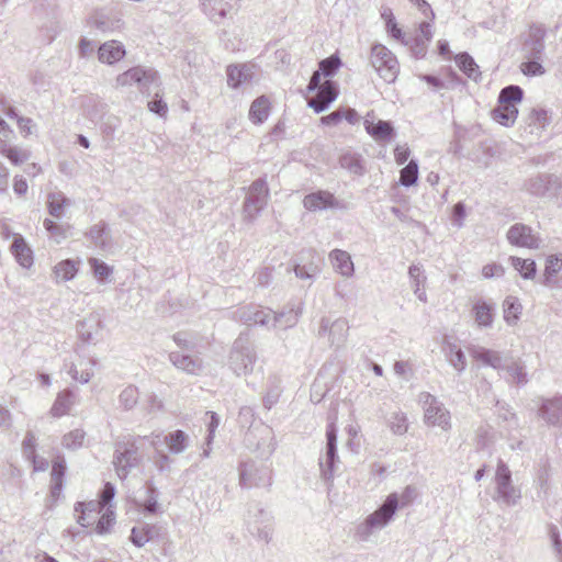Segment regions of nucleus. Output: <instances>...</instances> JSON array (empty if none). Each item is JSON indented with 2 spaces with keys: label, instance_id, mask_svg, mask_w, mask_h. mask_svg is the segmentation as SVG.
I'll return each mask as SVG.
<instances>
[{
  "label": "nucleus",
  "instance_id": "79ce46f5",
  "mask_svg": "<svg viewBox=\"0 0 562 562\" xmlns=\"http://www.w3.org/2000/svg\"><path fill=\"white\" fill-rule=\"evenodd\" d=\"M281 393V379L277 375H270L267 380V391L263 396L265 407L270 409L279 401Z\"/></svg>",
  "mask_w": 562,
  "mask_h": 562
},
{
  "label": "nucleus",
  "instance_id": "c85d7f7f",
  "mask_svg": "<svg viewBox=\"0 0 562 562\" xmlns=\"http://www.w3.org/2000/svg\"><path fill=\"white\" fill-rule=\"evenodd\" d=\"M329 259L336 272L340 273L342 277L349 278L353 274V262L351 260L350 255L347 251L334 249L329 254Z\"/></svg>",
  "mask_w": 562,
  "mask_h": 562
},
{
  "label": "nucleus",
  "instance_id": "a211bd4d",
  "mask_svg": "<svg viewBox=\"0 0 562 562\" xmlns=\"http://www.w3.org/2000/svg\"><path fill=\"white\" fill-rule=\"evenodd\" d=\"M507 239L512 245L529 249L539 248V238L532 234L530 226L517 223L507 232Z\"/></svg>",
  "mask_w": 562,
  "mask_h": 562
},
{
  "label": "nucleus",
  "instance_id": "aec40b11",
  "mask_svg": "<svg viewBox=\"0 0 562 562\" xmlns=\"http://www.w3.org/2000/svg\"><path fill=\"white\" fill-rule=\"evenodd\" d=\"M233 0H201L204 14L214 23H222L233 10Z\"/></svg>",
  "mask_w": 562,
  "mask_h": 562
},
{
  "label": "nucleus",
  "instance_id": "412c9836",
  "mask_svg": "<svg viewBox=\"0 0 562 562\" xmlns=\"http://www.w3.org/2000/svg\"><path fill=\"white\" fill-rule=\"evenodd\" d=\"M539 416L550 426L562 425V396L542 400Z\"/></svg>",
  "mask_w": 562,
  "mask_h": 562
},
{
  "label": "nucleus",
  "instance_id": "f257e3e1",
  "mask_svg": "<svg viewBox=\"0 0 562 562\" xmlns=\"http://www.w3.org/2000/svg\"><path fill=\"white\" fill-rule=\"evenodd\" d=\"M397 509L398 494L391 493L376 510L356 527L355 536L360 541H368L375 531L389 525Z\"/></svg>",
  "mask_w": 562,
  "mask_h": 562
},
{
  "label": "nucleus",
  "instance_id": "5701e85b",
  "mask_svg": "<svg viewBox=\"0 0 562 562\" xmlns=\"http://www.w3.org/2000/svg\"><path fill=\"white\" fill-rule=\"evenodd\" d=\"M304 207L308 211H322L338 207V201L333 193L324 190L307 194L303 200Z\"/></svg>",
  "mask_w": 562,
  "mask_h": 562
},
{
  "label": "nucleus",
  "instance_id": "0e129e2a",
  "mask_svg": "<svg viewBox=\"0 0 562 562\" xmlns=\"http://www.w3.org/2000/svg\"><path fill=\"white\" fill-rule=\"evenodd\" d=\"M528 124L536 127H546L549 124V115L547 110L542 108H535L528 116Z\"/></svg>",
  "mask_w": 562,
  "mask_h": 562
},
{
  "label": "nucleus",
  "instance_id": "9b49d317",
  "mask_svg": "<svg viewBox=\"0 0 562 562\" xmlns=\"http://www.w3.org/2000/svg\"><path fill=\"white\" fill-rule=\"evenodd\" d=\"M137 85L143 93H150V87H158L159 76L158 72L150 68L133 67L127 71L121 74L116 78V85L121 87Z\"/></svg>",
  "mask_w": 562,
  "mask_h": 562
},
{
  "label": "nucleus",
  "instance_id": "473e14b6",
  "mask_svg": "<svg viewBox=\"0 0 562 562\" xmlns=\"http://www.w3.org/2000/svg\"><path fill=\"white\" fill-rule=\"evenodd\" d=\"M364 126L368 134H370L375 140H389L394 135L393 125L389 121L380 120L374 123L369 119H366Z\"/></svg>",
  "mask_w": 562,
  "mask_h": 562
},
{
  "label": "nucleus",
  "instance_id": "e433bc0d",
  "mask_svg": "<svg viewBox=\"0 0 562 562\" xmlns=\"http://www.w3.org/2000/svg\"><path fill=\"white\" fill-rule=\"evenodd\" d=\"M270 111V102L266 95L258 97L255 99L249 109V119L255 124L263 123Z\"/></svg>",
  "mask_w": 562,
  "mask_h": 562
},
{
  "label": "nucleus",
  "instance_id": "09e8293b",
  "mask_svg": "<svg viewBox=\"0 0 562 562\" xmlns=\"http://www.w3.org/2000/svg\"><path fill=\"white\" fill-rule=\"evenodd\" d=\"M509 259L515 270H517L524 279L531 280L535 278L537 272V266L535 260L522 259L515 256H512Z\"/></svg>",
  "mask_w": 562,
  "mask_h": 562
},
{
  "label": "nucleus",
  "instance_id": "338daca9",
  "mask_svg": "<svg viewBox=\"0 0 562 562\" xmlns=\"http://www.w3.org/2000/svg\"><path fill=\"white\" fill-rule=\"evenodd\" d=\"M172 459L162 451H157L154 458V465L158 472L165 473L171 470Z\"/></svg>",
  "mask_w": 562,
  "mask_h": 562
},
{
  "label": "nucleus",
  "instance_id": "58836bf2",
  "mask_svg": "<svg viewBox=\"0 0 562 562\" xmlns=\"http://www.w3.org/2000/svg\"><path fill=\"white\" fill-rule=\"evenodd\" d=\"M443 351L449 363L459 372L465 369V356L462 349L456 344L446 340L443 344Z\"/></svg>",
  "mask_w": 562,
  "mask_h": 562
},
{
  "label": "nucleus",
  "instance_id": "7c9ffc66",
  "mask_svg": "<svg viewBox=\"0 0 562 562\" xmlns=\"http://www.w3.org/2000/svg\"><path fill=\"white\" fill-rule=\"evenodd\" d=\"M164 442L172 454H180L190 445V437L183 430L177 429L164 436Z\"/></svg>",
  "mask_w": 562,
  "mask_h": 562
},
{
  "label": "nucleus",
  "instance_id": "cd10ccee",
  "mask_svg": "<svg viewBox=\"0 0 562 562\" xmlns=\"http://www.w3.org/2000/svg\"><path fill=\"white\" fill-rule=\"evenodd\" d=\"M98 55L100 61L112 65L125 56V48L116 41H109L99 47Z\"/></svg>",
  "mask_w": 562,
  "mask_h": 562
},
{
  "label": "nucleus",
  "instance_id": "4d7b16f0",
  "mask_svg": "<svg viewBox=\"0 0 562 562\" xmlns=\"http://www.w3.org/2000/svg\"><path fill=\"white\" fill-rule=\"evenodd\" d=\"M562 270V255H550L546 261L544 281L547 285L551 277H554Z\"/></svg>",
  "mask_w": 562,
  "mask_h": 562
},
{
  "label": "nucleus",
  "instance_id": "ddd939ff",
  "mask_svg": "<svg viewBox=\"0 0 562 562\" xmlns=\"http://www.w3.org/2000/svg\"><path fill=\"white\" fill-rule=\"evenodd\" d=\"M349 325L346 318L338 317L331 321L329 317H322L318 327V337H327L330 346L337 348L345 345L348 337Z\"/></svg>",
  "mask_w": 562,
  "mask_h": 562
},
{
  "label": "nucleus",
  "instance_id": "6e6d98bb",
  "mask_svg": "<svg viewBox=\"0 0 562 562\" xmlns=\"http://www.w3.org/2000/svg\"><path fill=\"white\" fill-rule=\"evenodd\" d=\"M389 426L394 435L402 436L407 432V417L402 412H395L391 415Z\"/></svg>",
  "mask_w": 562,
  "mask_h": 562
},
{
  "label": "nucleus",
  "instance_id": "8fccbe9b",
  "mask_svg": "<svg viewBox=\"0 0 562 562\" xmlns=\"http://www.w3.org/2000/svg\"><path fill=\"white\" fill-rule=\"evenodd\" d=\"M88 262L92 270L93 277L97 279L99 283L104 284L109 282V278L113 273V267L109 266L108 263L98 258H90Z\"/></svg>",
  "mask_w": 562,
  "mask_h": 562
},
{
  "label": "nucleus",
  "instance_id": "6e6552de",
  "mask_svg": "<svg viewBox=\"0 0 562 562\" xmlns=\"http://www.w3.org/2000/svg\"><path fill=\"white\" fill-rule=\"evenodd\" d=\"M418 398L423 405L424 418L427 425L440 427L442 430L451 428L450 413L436 396L428 392H422Z\"/></svg>",
  "mask_w": 562,
  "mask_h": 562
},
{
  "label": "nucleus",
  "instance_id": "a878e982",
  "mask_svg": "<svg viewBox=\"0 0 562 562\" xmlns=\"http://www.w3.org/2000/svg\"><path fill=\"white\" fill-rule=\"evenodd\" d=\"M495 306L484 300H477L472 307L474 322L480 328H490L494 322Z\"/></svg>",
  "mask_w": 562,
  "mask_h": 562
},
{
  "label": "nucleus",
  "instance_id": "39448f33",
  "mask_svg": "<svg viewBox=\"0 0 562 562\" xmlns=\"http://www.w3.org/2000/svg\"><path fill=\"white\" fill-rule=\"evenodd\" d=\"M250 535L268 543L272 539L273 517L260 503H250L245 518Z\"/></svg>",
  "mask_w": 562,
  "mask_h": 562
},
{
  "label": "nucleus",
  "instance_id": "4be33fe9",
  "mask_svg": "<svg viewBox=\"0 0 562 562\" xmlns=\"http://www.w3.org/2000/svg\"><path fill=\"white\" fill-rule=\"evenodd\" d=\"M301 314V305H297L296 307L292 305L280 312L273 311L271 329L286 330L289 328L294 327L297 324Z\"/></svg>",
  "mask_w": 562,
  "mask_h": 562
},
{
  "label": "nucleus",
  "instance_id": "f704fd0d",
  "mask_svg": "<svg viewBox=\"0 0 562 562\" xmlns=\"http://www.w3.org/2000/svg\"><path fill=\"white\" fill-rule=\"evenodd\" d=\"M137 507L146 515H155L159 512L158 491L151 481L146 484V498L137 502Z\"/></svg>",
  "mask_w": 562,
  "mask_h": 562
},
{
  "label": "nucleus",
  "instance_id": "bb28decb",
  "mask_svg": "<svg viewBox=\"0 0 562 562\" xmlns=\"http://www.w3.org/2000/svg\"><path fill=\"white\" fill-rule=\"evenodd\" d=\"M78 333L82 341L91 342L102 329V321L99 314L92 313L79 322Z\"/></svg>",
  "mask_w": 562,
  "mask_h": 562
},
{
  "label": "nucleus",
  "instance_id": "f03ea898",
  "mask_svg": "<svg viewBox=\"0 0 562 562\" xmlns=\"http://www.w3.org/2000/svg\"><path fill=\"white\" fill-rule=\"evenodd\" d=\"M258 355L255 344L247 335H239L234 341L228 356V368L237 376H246L254 372Z\"/></svg>",
  "mask_w": 562,
  "mask_h": 562
},
{
  "label": "nucleus",
  "instance_id": "3c124183",
  "mask_svg": "<svg viewBox=\"0 0 562 562\" xmlns=\"http://www.w3.org/2000/svg\"><path fill=\"white\" fill-rule=\"evenodd\" d=\"M339 162L344 169H347L349 172L353 175L361 176L364 172L362 159L357 154L346 153L340 156Z\"/></svg>",
  "mask_w": 562,
  "mask_h": 562
},
{
  "label": "nucleus",
  "instance_id": "9d476101",
  "mask_svg": "<svg viewBox=\"0 0 562 562\" xmlns=\"http://www.w3.org/2000/svg\"><path fill=\"white\" fill-rule=\"evenodd\" d=\"M239 484L245 488L271 485V470L263 463L244 462L239 467Z\"/></svg>",
  "mask_w": 562,
  "mask_h": 562
},
{
  "label": "nucleus",
  "instance_id": "393cba45",
  "mask_svg": "<svg viewBox=\"0 0 562 562\" xmlns=\"http://www.w3.org/2000/svg\"><path fill=\"white\" fill-rule=\"evenodd\" d=\"M97 364V360L94 358H89L87 360H82L79 364H75L74 362L65 363V368L67 369L68 374L75 380L80 382L81 384L88 383L93 376V368Z\"/></svg>",
  "mask_w": 562,
  "mask_h": 562
},
{
  "label": "nucleus",
  "instance_id": "774afa93",
  "mask_svg": "<svg viewBox=\"0 0 562 562\" xmlns=\"http://www.w3.org/2000/svg\"><path fill=\"white\" fill-rule=\"evenodd\" d=\"M93 24H94V26L99 31H101L103 33H106V32H112L116 27H119L120 26V20H115V21L114 20H109L105 16L100 15V16H95L94 18Z\"/></svg>",
  "mask_w": 562,
  "mask_h": 562
},
{
  "label": "nucleus",
  "instance_id": "20e7f679",
  "mask_svg": "<svg viewBox=\"0 0 562 562\" xmlns=\"http://www.w3.org/2000/svg\"><path fill=\"white\" fill-rule=\"evenodd\" d=\"M524 98V90L516 85L503 88L498 94V105L492 112L493 119L504 125L513 126L518 116L517 104Z\"/></svg>",
  "mask_w": 562,
  "mask_h": 562
},
{
  "label": "nucleus",
  "instance_id": "2eb2a0df",
  "mask_svg": "<svg viewBox=\"0 0 562 562\" xmlns=\"http://www.w3.org/2000/svg\"><path fill=\"white\" fill-rule=\"evenodd\" d=\"M273 311L271 308L247 305L235 311L234 316L247 325H259L271 329Z\"/></svg>",
  "mask_w": 562,
  "mask_h": 562
},
{
  "label": "nucleus",
  "instance_id": "4468645a",
  "mask_svg": "<svg viewBox=\"0 0 562 562\" xmlns=\"http://www.w3.org/2000/svg\"><path fill=\"white\" fill-rule=\"evenodd\" d=\"M525 190L536 196H557L561 188L558 177L539 175L525 182Z\"/></svg>",
  "mask_w": 562,
  "mask_h": 562
},
{
  "label": "nucleus",
  "instance_id": "1a4fd4ad",
  "mask_svg": "<svg viewBox=\"0 0 562 562\" xmlns=\"http://www.w3.org/2000/svg\"><path fill=\"white\" fill-rule=\"evenodd\" d=\"M269 189L265 179H257L248 188L244 201V218L252 222L265 209L268 202Z\"/></svg>",
  "mask_w": 562,
  "mask_h": 562
},
{
  "label": "nucleus",
  "instance_id": "423d86ee",
  "mask_svg": "<svg viewBox=\"0 0 562 562\" xmlns=\"http://www.w3.org/2000/svg\"><path fill=\"white\" fill-rule=\"evenodd\" d=\"M494 481V501L508 507L516 506L521 498V491L513 483L512 471L502 460L497 463Z\"/></svg>",
  "mask_w": 562,
  "mask_h": 562
},
{
  "label": "nucleus",
  "instance_id": "f8f14e48",
  "mask_svg": "<svg viewBox=\"0 0 562 562\" xmlns=\"http://www.w3.org/2000/svg\"><path fill=\"white\" fill-rule=\"evenodd\" d=\"M337 461V429L334 424H330L326 429V452L325 456L321 457L318 460L321 477L325 482L333 481Z\"/></svg>",
  "mask_w": 562,
  "mask_h": 562
},
{
  "label": "nucleus",
  "instance_id": "7ed1b4c3",
  "mask_svg": "<svg viewBox=\"0 0 562 562\" xmlns=\"http://www.w3.org/2000/svg\"><path fill=\"white\" fill-rule=\"evenodd\" d=\"M140 448V437L130 436L126 440L115 443L112 463L121 480H125L130 472L140 464L143 460L139 453Z\"/></svg>",
  "mask_w": 562,
  "mask_h": 562
},
{
  "label": "nucleus",
  "instance_id": "69168bd1",
  "mask_svg": "<svg viewBox=\"0 0 562 562\" xmlns=\"http://www.w3.org/2000/svg\"><path fill=\"white\" fill-rule=\"evenodd\" d=\"M114 519V512L110 507L104 508V513L99 518L95 527L97 532L100 535L108 532L112 527Z\"/></svg>",
  "mask_w": 562,
  "mask_h": 562
},
{
  "label": "nucleus",
  "instance_id": "49530a36",
  "mask_svg": "<svg viewBox=\"0 0 562 562\" xmlns=\"http://www.w3.org/2000/svg\"><path fill=\"white\" fill-rule=\"evenodd\" d=\"M513 383L522 386L528 383V374L525 364L520 360L512 361L505 368Z\"/></svg>",
  "mask_w": 562,
  "mask_h": 562
},
{
  "label": "nucleus",
  "instance_id": "ea45409f",
  "mask_svg": "<svg viewBox=\"0 0 562 562\" xmlns=\"http://www.w3.org/2000/svg\"><path fill=\"white\" fill-rule=\"evenodd\" d=\"M69 205L70 200L60 191L50 192L47 195L48 213L55 218L63 217L65 207Z\"/></svg>",
  "mask_w": 562,
  "mask_h": 562
},
{
  "label": "nucleus",
  "instance_id": "b1692460",
  "mask_svg": "<svg viewBox=\"0 0 562 562\" xmlns=\"http://www.w3.org/2000/svg\"><path fill=\"white\" fill-rule=\"evenodd\" d=\"M254 66L247 64L229 65L226 69L227 85L237 89L244 83H248L254 78Z\"/></svg>",
  "mask_w": 562,
  "mask_h": 562
},
{
  "label": "nucleus",
  "instance_id": "c756f323",
  "mask_svg": "<svg viewBox=\"0 0 562 562\" xmlns=\"http://www.w3.org/2000/svg\"><path fill=\"white\" fill-rule=\"evenodd\" d=\"M469 352L473 359L481 361L485 366H490L494 369H502V357L498 351L491 350L481 346H472L469 348Z\"/></svg>",
  "mask_w": 562,
  "mask_h": 562
},
{
  "label": "nucleus",
  "instance_id": "052dcab7",
  "mask_svg": "<svg viewBox=\"0 0 562 562\" xmlns=\"http://www.w3.org/2000/svg\"><path fill=\"white\" fill-rule=\"evenodd\" d=\"M106 225L104 223H99L94 226H92L89 232L88 236L91 239V241L94 244L95 247H99L101 249H104L106 247Z\"/></svg>",
  "mask_w": 562,
  "mask_h": 562
},
{
  "label": "nucleus",
  "instance_id": "dca6fc26",
  "mask_svg": "<svg viewBox=\"0 0 562 562\" xmlns=\"http://www.w3.org/2000/svg\"><path fill=\"white\" fill-rule=\"evenodd\" d=\"M546 34L547 31L543 25L533 24L530 26L528 36L522 45L525 58L542 59Z\"/></svg>",
  "mask_w": 562,
  "mask_h": 562
},
{
  "label": "nucleus",
  "instance_id": "680f3d73",
  "mask_svg": "<svg viewBox=\"0 0 562 562\" xmlns=\"http://www.w3.org/2000/svg\"><path fill=\"white\" fill-rule=\"evenodd\" d=\"M85 435L81 429L71 430L63 437V446L66 449L76 450L82 446Z\"/></svg>",
  "mask_w": 562,
  "mask_h": 562
},
{
  "label": "nucleus",
  "instance_id": "bf43d9fd",
  "mask_svg": "<svg viewBox=\"0 0 562 562\" xmlns=\"http://www.w3.org/2000/svg\"><path fill=\"white\" fill-rule=\"evenodd\" d=\"M138 401V390L133 385L126 386L119 396L120 405L125 409L133 408Z\"/></svg>",
  "mask_w": 562,
  "mask_h": 562
},
{
  "label": "nucleus",
  "instance_id": "5fc2aeb1",
  "mask_svg": "<svg viewBox=\"0 0 562 562\" xmlns=\"http://www.w3.org/2000/svg\"><path fill=\"white\" fill-rule=\"evenodd\" d=\"M408 274L414 282V293L417 295L418 300L426 302L427 294L424 290L420 289V284H423L425 281L422 268L419 266L413 265L408 269Z\"/></svg>",
  "mask_w": 562,
  "mask_h": 562
},
{
  "label": "nucleus",
  "instance_id": "603ef678",
  "mask_svg": "<svg viewBox=\"0 0 562 562\" xmlns=\"http://www.w3.org/2000/svg\"><path fill=\"white\" fill-rule=\"evenodd\" d=\"M36 438L33 432L29 431L22 442L23 454L27 460L34 462V467L36 470H45L47 462H43L41 467L36 465V453H35Z\"/></svg>",
  "mask_w": 562,
  "mask_h": 562
},
{
  "label": "nucleus",
  "instance_id": "37998d69",
  "mask_svg": "<svg viewBox=\"0 0 562 562\" xmlns=\"http://www.w3.org/2000/svg\"><path fill=\"white\" fill-rule=\"evenodd\" d=\"M78 272L77 265L71 259L58 262L53 270L56 282H65L72 280Z\"/></svg>",
  "mask_w": 562,
  "mask_h": 562
},
{
  "label": "nucleus",
  "instance_id": "a18cd8bd",
  "mask_svg": "<svg viewBox=\"0 0 562 562\" xmlns=\"http://www.w3.org/2000/svg\"><path fill=\"white\" fill-rule=\"evenodd\" d=\"M0 154L7 157L13 165H21L30 158V153L16 146H9L5 142L0 143Z\"/></svg>",
  "mask_w": 562,
  "mask_h": 562
},
{
  "label": "nucleus",
  "instance_id": "a19ab883",
  "mask_svg": "<svg viewBox=\"0 0 562 562\" xmlns=\"http://www.w3.org/2000/svg\"><path fill=\"white\" fill-rule=\"evenodd\" d=\"M103 509L104 508H102V505L99 501L77 503L75 506V510L77 513H80L77 519L78 524H80L82 527L89 526L92 522L90 514H99Z\"/></svg>",
  "mask_w": 562,
  "mask_h": 562
},
{
  "label": "nucleus",
  "instance_id": "864d4df0",
  "mask_svg": "<svg viewBox=\"0 0 562 562\" xmlns=\"http://www.w3.org/2000/svg\"><path fill=\"white\" fill-rule=\"evenodd\" d=\"M418 180V164L416 160H411L402 170L400 176V184L403 187H411Z\"/></svg>",
  "mask_w": 562,
  "mask_h": 562
},
{
  "label": "nucleus",
  "instance_id": "e2e57ef3",
  "mask_svg": "<svg viewBox=\"0 0 562 562\" xmlns=\"http://www.w3.org/2000/svg\"><path fill=\"white\" fill-rule=\"evenodd\" d=\"M340 66V58L336 55H331L319 63L318 70L324 75V77H331L336 74Z\"/></svg>",
  "mask_w": 562,
  "mask_h": 562
},
{
  "label": "nucleus",
  "instance_id": "c9c22d12",
  "mask_svg": "<svg viewBox=\"0 0 562 562\" xmlns=\"http://www.w3.org/2000/svg\"><path fill=\"white\" fill-rule=\"evenodd\" d=\"M11 250L22 267L30 268L33 265L32 250L21 236L14 237Z\"/></svg>",
  "mask_w": 562,
  "mask_h": 562
},
{
  "label": "nucleus",
  "instance_id": "0eeeda50",
  "mask_svg": "<svg viewBox=\"0 0 562 562\" xmlns=\"http://www.w3.org/2000/svg\"><path fill=\"white\" fill-rule=\"evenodd\" d=\"M370 65L387 83L394 82L400 72V64L396 56L380 43L373 44L371 47Z\"/></svg>",
  "mask_w": 562,
  "mask_h": 562
},
{
  "label": "nucleus",
  "instance_id": "de8ad7c7",
  "mask_svg": "<svg viewBox=\"0 0 562 562\" xmlns=\"http://www.w3.org/2000/svg\"><path fill=\"white\" fill-rule=\"evenodd\" d=\"M458 67L471 79L477 80L480 77L479 66L468 53H461L456 56Z\"/></svg>",
  "mask_w": 562,
  "mask_h": 562
},
{
  "label": "nucleus",
  "instance_id": "4c0bfd02",
  "mask_svg": "<svg viewBox=\"0 0 562 562\" xmlns=\"http://www.w3.org/2000/svg\"><path fill=\"white\" fill-rule=\"evenodd\" d=\"M158 535V528L155 525H144L142 527H133L131 531V541L134 546L142 548Z\"/></svg>",
  "mask_w": 562,
  "mask_h": 562
},
{
  "label": "nucleus",
  "instance_id": "72a5a7b5",
  "mask_svg": "<svg viewBox=\"0 0 562 562\" xmlns=\"http://www.w3.org/2000/svg\"><path fill=\"white\" fill-rule=\"evenodd\" d=\"M169 359L175 367L181 369L190 374H196L201 369V361L199 358H193L189 355L180 352H170Z\"/></svg>",
  "mask_w": 562,
  "mask_h": 562
},
{
  "label": "nucleus",
  "instance_id": "2f4dec72",
  "mask_svg": "<svg viewBox=\"0 0 562 562\" xmlns=\"http://www.w3.org/2000/svg\"><path fill=\"white\" fill-rule=\"evenodd\" d=\"M76 403V394L71 390H64L57 394L50 413L54 417L67 415Z\"/></svg>",
  "mask_w": 562,
  "mask_h": 562
},
{
  "label": "nucleus",
  "instance_id": "6ab92c4d",
  "mask_svg": "<svg viewBox=\"0 0 562 562\" xmlns=\"http://www.w3.org/2000/svg\"><path fill=\"white\" fill-rule=\"evenodd\" d=\"M314 250L308 249L302 252L300 262L293 267L296 278L312 282L321 273V265L314 260Z\"/></svg>",
  "mask_w": 562,
  "mask_h": 562
},
{
  "label": "nucleus",
  "instance_id": "13d9d810",
  "mask_svg": "<svg viewBox=\"0 0 562 562\" xmlns=\"http://www.w3.org/2000/svg\"><path fill=\"white\" fill-rule=\"evenodd\" d=\"M526 60L521 63L520 70L525 76L535 77L542 76L546 72L544 67L542 66V59L536 58H525Z\"/></svg>",
  "mask_w": 562,
  "mask_h": 562
},
{
  "label": "nucleus",
  "instance_id": "c03bdc74",
  "mask_svg": "<svg viewBox=\"0 0 562 562\" xmlns=\"http://www.w3.org/2000/svg\"><path fill=\"white\" fill-rule=\"evenodd\" d=\"M503 307L505 322L510 326L515 325L518 322L522 310L519 300L514 296H507L504 301Z\"/></svg>",
  "mask_w": 562,
  "mask_h": 562
},
{
  "label": "nucleus",
  "instance_id": "f3484780",
  "mask_svg": "<svg viewBox=\"0 0 562 562\" xmlns=\"http://www.w3.org/2000/svg\"><path fill=\"white\" fill-rule=\"evenodd\" d=\"M314 92L315 95L307 100V104L316 113L325 111L338 95V87L331 80H326L322 87Z\"/></svg>",
  "mask_w": 562,
  "mask_h": 562
}]
</instances>
